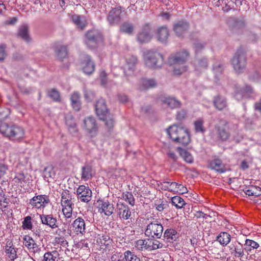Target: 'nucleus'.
Returning <instances> with one entry per match:
<instances>
[{"label":"nucleus","instance_id":"nucleus-36","mask_svg":"<svg viewBox=\"0 0 261 261\" xmlns=\"http://www.w3.org/2000/svg\"><path fill=\"white\" fill-rule=\"evenodd\" d=\"M229 26L232 29L241 28L244 25V21L241 19L238 20L236 17H230L228 21Z\"/></svg>","mask_w":261,"mask_h":261},{"label":"nucleus","instance_id":"nucleus-50","mask_svg":"<svg viewBox=\"0 0 261 261\" xmlns=\"http://www.w3.org/2000/svg\"><path fill=\"white\" fill-rule=\"evenodd\" d=\"M122 199L133 206L135 204V199L131 192H126L122 195Z\"/></svg>","mask_w":261,"mask_h":261},{"label":"nucleus","instance_id":"nucleus-2","mask_svg":"<svg viewBox=\"0 0 261 261\" xmlns=\"http://www.w3.org/2000/svg\"><path fill=\"white\" fill-rule=\"evenodd\" d=\"M0 133L12 141H20L24 136V131L22 128L5 122H0Z\"/></svg>","mask_w":261,"mask_h":261},{"label":"nucleus","instance_id":"nucleus-15","mask_svg":"<svg viewBox=\"0 0 261 261\" xmlns=\"http://www.w3.org/2000/svg\"><path fill=\"white\" fill-rule=\"evenodd\" d=\"M219 137L222 140H227L230 136L228 123L225 120H220L219 124L216 127Z\"/></svg>","mask_w":261,"mask_h":261},{"label":"nucleus","instance_id":"nucleus-4","mask_svg":"<svg viewBox=\"0 0 261 261\" xmlns=\"http://www.w3.org/2000/svg\"><path fill=\"white\" fill-rule=\"evenodd\" d=\"M144 63L150 69H158L164 64V58L160 53L152 50H147L144 54Z\"/></svg>","mask_w":261,"mask_h":261},{"label":"nucleus","instance_id":"nucleus-1","mask_svg":"<svg viewBox=\"0 0 261 261\" xmlns=\"http://www.w3.org/2000/svg\"><path fill=\"white\" fill-rule=\"evenodd\" d=\"M189 57V53L183 49L172 55L169 59V62L173 65L174 73L180 75L187 70V67L185 65Z\"/></svg>","mask_w":261,"mask_h":261},{"label":"nucleus","instance_id":"nucleus-22","mask_svg":"<svg viewBox=\"0 0 261 261\" xmlns=\"http://www.w3.org/2000/svg\"><path fill=\"white\" fill-rule=\"evenodd\" d=\"M18 35L20 38L27 43H29L31 41V38L29 33V27L25 24H22L19 28Z\"/></svg>","mask_w":261,"mask_h":261},{"label":"nucleus","instance_id":"nucleus-16","mask_svg":"<svg viewBox=\"0 0 261 261\" xmlns=\"http://www.w3.org/2000/svg\"><path fill=\"white\" fill-rule=\"evenodd\" d=\"M49 202V198L45 195H38L34 196L30 200L29 204L33 207L37 208L44 207L46 204Z\"/></svg>","mask_w":261,"mask_h":261},{"label":"nucleus","instance_id":"nucleus-17","mask_svg":"<svg viewBox=\"0 0 261 261\" xmlns=\"http://www.w3.org/2000/svg\"><path fill=\"white\" fill-rule=\"evenodd\" d=\"M155 35L159 41L165 43L169 36V30L166 26L160 27L156 30Z\"/></svg>","mask_w":261,"mask_h":261},{"label":"nucleus","instance_id":"nucleus-34","mask_svg":"<svg viewBox=\"0 0 261 261\" xmlns=\"http://www.w3.org/2000/svg\"><path fill=\"white\" fill-rule=\"evenodd\" d=\"M177 150L179 152L180 155L188 163H192L193 162V158L192 154L188 152L186 150L181 148L177 147Z\"/></svg>","mask_w":261,"mask_h":261},{"label":"nucleus","instance_id":"nucleus-6","mask_svg":"<svg viewBox=\"0 0 261 261\" xmlns=\"http://www.w3.org/2000/svg\"><path fill=\"white\" fill-rule=\"evenodd\" d=\"M231 64L236 73L243 72L246 65L245 52L242 48L239 49L231 60Z\"/></svg>","mask_w":261,"mask_h":261},{"label":"nucleus","instance_id":"nucleus-35","mask_svg":"<svg viewBox=\"0 0 261 261\" xmlns=\"http://www.w3.org/2000/svg\"><path fill=\"white\" fill-rule=\"evenodd\" d=\"M82 179L88 180L92 177V169L90 165H86L82 168Z\"/></svg>","mask_w":261,"mask_h":261},{"label":"nucleus","instance_id":"nucleus-44","mask_svg":"<svg viewBox=\"0 0 261 261\" xmlns=\"http://www.w3.org/2000/svg\"><path fill=\"white\" fill-rule=\"evenodd\" d=\"M61 198L62 204H68V205H69V204L73 205V203L71 201V195L70 194L68 191H64L62 192Z\"/></svg>","mask_w":261,"mask_h":261},{"label":"nucleus","instance_id":"nucleus-32","mask_svg":"<svg viewBox=\"0 0 261 261\" xmlns=\"http://www.w3.org/2000/svg\"><path fill=\"white\" fill-rule=\"evenodd\" d=\"M164 236L167 241L170 242L176 240L178 238L177 231L173 229H166L164 232Z\"/></svg>","mask_w":261,"mask_h":261},{"label":"nucleus","instance_id":"nucleus-47","mask_svg":"<svg viewBox=\"0 0 261 261\" xmlns=\"http://www.w3.org/2000/svg\"><path fill=\"white\" fill-rule=\"evenodd\" d=\"M124 15H125L124 9L120 6L112 9L109 13V16H121Z\"/></svg>","mask_w":261,"mask_h":261},{"label":"nucleus","instance_id":"nucleus-7","mask_svg":"<svg viewBox=\"0 0 261 261\" xmlns=\"http://www.w3.org/2000/svg\"><path fill=\"white\" fill-rule=\"evenodd\" d=\"M102 39L101 32L95 29L88 31L85 35V42L90 48L95 47Z\"/></svg>","mask_w":261,"mask_h":261},{"label":"nucleus","instance_id":"nucleus-54","mask_svg":"<svg viewBox=\"0 0 261 261\" xmlns=\"http://www.w3.org/2000/svg\"><path fill=\"white\" fill-rule=\"evenodd\" d=\"M149 244L150 245V250L161 248L163 247V244L155 239H150Z\"/></svg>","mask_w":261,"mask_h":261},{"label":"nucleus","instance_id":"nucleus-10","mask_svg":"<svg viewBox=\"0 0 261 261\" xmlns=\"http://www.w3.org/2000/svg\"><path fill=\"white\" fill-rule=\"evenodd\" d=\"M81 64L82 70L85 74L90 75L95 71V65L90 56H84Z\"/></svg>","mask_w":261,"mask_h":261},{"label":"nucleus","instance_id":"nucleus-55","mask_svg":"<svg viewBox=\"0 0 261 261\" xmlns=\"http://www.w3.org/2000/svg\"><path fill=\"white\" fill-rule=\"evenodd\" d=\"M208 66L207 60L205 58H202L197 61L196 67L197 69L201 68H206Z\"/></svg>","mask_w":261,"mask_h":261},{"label":"nucleus","instance_id":"nucleus-28","mask_svg":"<svg viewBox=\"0 0 261 261\" xmlns=\"http://www.w3.org/2000/svg\"><path fill=\"white\" fill-rule=\"evenodd\" d=\"M210 166L212 169L220 173H223L226 171L224 165L222 163L221 160L219 159L212 160L210 163Z\"/></svg>","mask_w":261,"mask_h":261},{"label":"nucleus","instance_id":"nucleus-11","mask_svg":"<svg viewBox=\"0 0 261 261\" xmlns=\"http://www.w3.org/2000/svg\"><path fill=\"white\" fill-rule=\"evenodd\" d=\"M151 27L149 23L144 24L142 30L137 35V40L140 43L149 42L152 37L151 34Z\"/></svg>","mask_w":261,"mask_h":261},{"label":"nucleus","instance_id":"nucleus-38","mask_svg":"<svg viewBox=\"0 0 261 261\" xmlns=\"http://www.w3.org/2000/svg\"><path fill=\"white\" fill-rule=\"evenodd\" d=\"M72 20L77 27L81 30H83L88 24L86 17H72Z\"/></svg>","mask_w":261,"mask_h":261},{"label":"nucleus","instance_id":"nucleus-25","mask_svg":"<svg viewBox=\"0 0 261 261\" xmlns=\"http://www.w3.org/2000/svg\"><path fill=\"white\" fill-rule=\"evenodd\" d=\"M99 211L104 213L106 216H110L113 213L114 207L108 201H101Z\"/></svg>","mask_w":261,"mask_h":261},{"label":"nucleus","instance_id":"nucleus-52","mask_svg":"<svg viewBox=\"0 0 261 261\" xmlns=\"http://www.w3.org/2000/svg\"><path fill=\"white\" fill-rule=\"evenodd\" d=\"M56 51L58 57L61 60L65 58L67 56V49L66 46H60L57 49Z\"/></svg>","mask_w":261,"mask_h":261},{"label":"nucleus","instance_id":"nucleus-62","mask_svg":"<svg viewBox=\"0 0 261 261\" xmlns=\"http://www.w3.org/2000/svg\"><path fill=\"white\" fill-rule=\"evenodd\" d=\"M10 114V110L8 108H0V120L6 118Z\"/></svg>","mask_w":261,"mask_h":261},{"label":"nucleus","instance_id":"nucleus-42","mask_svg":"<svg viewBox=\"0 0 261 261\" xmlns=\"http://www.w3.org/2000/svg\"><path fill=\"white\" fill-rule=\"evenodd\" d=\"M150 240L147 241L144 240H139L136 242V247L140 250H150Z\"/></svg>","mask_w":261,"mask_h":261},{"label":"nucleus","instance_id":"nucleus-45","mask_svg":"<svg viewBox=\"0 0 261 261\" xmlns=\"http://www.w3.org/2000/svg\"><path fill=\"white\" fill-rule=\"evenodd\" d=\"M171 203L177 208H181L186 205L184 200L178 196H175L171 198Z\"/></svg>","mask_w":261,"mask_h":261},{"label":"nucleus","instance_id":"nucleus-19","mask_svg":"<svg viewBox=\"0 0 261 261\" xmlns=\"http://www.w3.org/2000/svg\"><path fill=\"white\" fill-rule=\"evenodd\" d=\"M41 222L43 224L48 226L51 228L58 227L57 225V219L54 217L53 215H41L40 216Z\"/></svg>","mask_w":261,"mask_h":261},{"label":"nucleus","instance_id":"nucleus-23","mask_svg":"<svg viewBox=\"0 0 261 261\" xmlns=\"http://www.w3.org/2000/svg\"><path fill=\"white\" fill-rule=\"evenodd\" d=\"M161 101L163 105L166 107L172 109L178 108L180 106V102L174 98L170 97H162L160 98Z\"/></svg>","mask_w":261,"mask_h":261},{"label":"nucleus","instance_id":"nucleus-12","mask_svg":"<svg viewBox=\"0 0 261 261\" xmlns=\"http://www.w3.org/2000/svg\"><path fill=\"white\" fill-rule=\"evenodd\" d=\"M76 195L81 202L87 203L91 200L92 191L88 187L80 185L76 190Z\"/></svg>","mask_w":261,"mask_h":261},{"label":"nucleus","instance_id":"nucleus-18","mask_svg":"<svg viewBox=\"0 0 261 261\" xmlns=\"http://www.w3.org/2000/svg\"><path fill=\"white\" fill-rule=\"evenodd\" d=\"M138 63V59L136 56H132L126 59V64L124 65V72L128 74L133 72L136 69Z\"/></svg>","mask_w":261,"mask_h":261},{"label":"nucleus","instance_id":"nucleus-41","mask_svg":"<svg viewBox=\"0 0 261 261\" xmlns=\"http://www.w3.org/2000/svg\"><path fill=\"white\" fill-rule=\"evenodd\" d=\"M177 185V182H168V181H164L163 182H161L160 185H159L161 188V189L163 190H168L171 192L174 193L176 186Z\"/></svg>","mask_w":261,"mask_h":261},{"label":"nucleus","instance_id":"nucleus-8","mask_svg":"<svg viewBox=\"0 0 261 261\" xmlns=\"http://www.w3.org/2000/svg\"><path fill=\"white\" fill-rule=\"evenodd\" d=\"M83 128L90 137H94L97 134L98 124L93 117H88L84 120Z\"/></svg>","mask_w":261,"mask_h":261},{"label":"nucleus","instance_id":"nucleus-20","mask_svg":"<svg viewBox=\"0 0 261 261\" xmlns=\"http://www.w3.org/2000/svg\"><path fill=\"white\" fill-rule=\"evenodd\" d=\"M6 256L8 261H14L17 257L16 249L13 247L12 242H7L5 247Z\"/></svg>","mask_w":261,"mask_h":261},{"label":"nucleus","instance_id":"nucleus-3","mask_svg":"<svg viewBox=\"0 0 261 261\" xmlns=\"http://www.w3.org/2000/svg\"><path fill=\"white\" fill-rule=\"evenodd\" d=\"M167 133L170 138L174 142L188 145L191 141L188 129L173 125L167 129Z\"/></svg>","mask_w":261,"mask_h":261},{"label":"nucleus","instance_id":"nucleus-64","mask_svg":"<svg viewBox=\"0 0 261 261\" xmlns=\"http://www.w3.org/2000/svg\"><path fill=\"white\" fill-rule=\"evenodd\" d=\"M107 74L104 70H101L99 73V77L101 80V84L102 85H105L107 83Z\"/></svg>","mask_w":261,"mask_h":261},{"label":"nucleus","instance_id":"nucleus-51","mask_svg":"<svg viewBox=\"0 0 261 261\" xmlns=\"http://www.w3.org/2000/svg\"><path fill=\"white\" fill-rule=\"evenodd\" d=\"M194 128L196 133H203L205 129L203 126V121L202 119H198L194 122Z\"/></svg>","mask_w":261,"mask_h":261},{"label":"nucleus","instance_id":"nucleus-61","mask_svg":"<svg viewBox=\"0 0 261 261\" xmlns=\"http://www.w3.org/2000/svg\"><path fill=\"white\" fill-rule=\"evenodd\" d=\"M6 48V45L2 44L0 45V62L4 61L7 56Z\"/></svg>","mask_w":261,"mask_h":261},{"label":"nucleus","instance_id":"nucleus-37","mask_svg":"<svg viewBox=\"0 0 261 261\" xmlns=\"http://www.w3.org/2000/svg\"><path fill=\"white\" fill-rule=\"evenodd\" d=\"M59 252L56 250L46 252L43 256V261H58Z\"/></svg>","mask_w":261,"mask_h":261},{"label":"nucleus","instance_id":"nucleus-59","mask_svg":"<svg viewBox=\"0 0 261 261\" xmlns=\"http://www.w3.org/2000/svg\"><path fill=\"white\" fill-rule=\"evenodd\" d=\"M31 219V217L30 216H28L24 218L22 224V227L24 229H30L32 228Z\"/></svg>","mask_w":261,"mask_h":261},{"label":"nucleus","instance_id":"nucleus-31","mask_svg":"<svg viewBox=\"0 0 261 261\" xmlns=\"http://www.w3.org/2000/svg\"><path fill=\"white\" fill-rule=\"evenodd\" d=\"M80 95L77 92H73L70 97L71 105L75 111H79L81 108Z\"/></svg>","mask_w":261,"mask_h":261},{"label":"nucleus","instance_id":"nucleus-29","mask_svg":"<svg viewBox=\"0 0 261 261\" xmlns=\"http://www.w3.org/2000/svg\"><path fill=\"white\" fill-rule=\"evenodd\" d=\"M66 124L70 133L74 135L77 132V125L73 117L71 115L66 117Z\"/></svg>","mask_w":261,"mask_h":261},{"label":"nucleus","instance_id":"nucleus-24","mask_svg":"<svg viewBox=\"0 0 261 261\" xmlns=\"http://www.w3.org/2000/svg\"><path fill=\"white\" fill-rule=\"evenodd\" d=\"M189 24L184 21L176 23L173 28L174 31L179 36H181L189 29Z\"/></svg>","mask_w":261,"mask_h":261},{"label":"nucleus","instance_id":"nucleus-21","mask_svg":"<svg viewBox=\"0 0 261 261\" xmlns=\"http://www.w3.org/2000/svg\"><path fill=\"white\" fill-rule=\"evenodd\" d=\"M214 107L219 111H222L227 106L226 99L221 95H217L213 98Z\"/></svg>","mask_w":261,"mask_h":261},{"label":"nucleus","instance_id":"nucleus-43","mask_svg":"<svg viewBox=\"0 0 261 261\" xmlns=\"http://www.w3.org/2000/svg\"><path fill=\"white\" fill-rule=\"evenodd\" d=\"M134 25L129 22L123 23L120 28V31L127 34H132L134 32Z\"/></svg>","mask_w":261,"mask_h":261},{"label":"nucleus","instance_id":"nucleus-58","mask_svg":"<svg viewBox=\"0 0 261 261\" xmlns=\"http://www.w3.org/2000/svg\"><path fill=\"white\" fill-rule=\"evenodd\" d=\"M204 46L205 44L199 41L195 42L193 44V47L196 53L201 51L204 48Z\"/></svg>","mask_w":261,"mask_h":261},{"label":"nucleus","instance_id":"nucleus-46","mask_svg":"<svg viewBox=\"0 0 261 261\" xmlns=\"http://www.w3.org/2000/svg\"><path fill=\"white\" fill-rule=\"evenodd\" d=\"M213 71L216 77L221 75L224 70V64L220 62H216L213 65Z\"/></svg>","mask_w":261,"mask_h":261},{"label":"nucleus","instance_id":"nucleus-60","mask_svg":"<svg viewBox=\"0 0 261 261\" xmlns=\"http://www.w3.org/2000/svg\"><path fill=\"white\" fill-rule=\"evenodd\" d=\"M85 97L88 101H92L95 97V94L93 91L90 90L85 91Z\"/></svg>","mask_w":261,"mask_h":261},{"label":"nucleus","instance_id":"nucleus-39","mask_svg":"<svg viewBox=\"0 0 261 261\" xmlns=\"http://www.w3.org/2000/svg\"><path fill=\"white\" fill-rule=\"evenodd\" d=\"M244 246V249L248 254L249 252L251 251L252 249H257L259 246L257 242L250 239H246L245 240Z\"/></svg>","mask_w":261,"mask_h":261},{"label":"nucleus","instance_id":"nucleus-5","mask_svg":"<svg viewBox=\"0 0 261 261\" xmlns=\"http://www.w3.org/2000/svg\"><path fill=\"white\" fill-rule=\"evenodd\" d=\"M148 223L145 234L149 237L160 238L163 231V227L158 219L151 218L148 219Z\"/></svg>","mask_w":261,"mask_h":261},{"label":"nucleus","instance_id":"nucleus-9","mask_svg":"<svg viewBox=\"0 0 261 261\" xmlns=\"http://www.w3.org/2000/svg\"><path fill=\"white\" fill-rule=\"evenodd\" d=\"M95 110L97 116L101 120L106 119L107 115L110 113L107 107L105 100L101 98L96 101L95 105Z\"/></svg>","mask_w":261,"mask_h":261},{"label":"nucleus","instance_id":"nucleus-27","mask_svg":"<svg viewBox=\"0 0 261 261\" xmlns=\"http://www.w3.org/2000/svg\"><path fill=\"white\" fill-rule=\"evenodd\" d=\"M23 243L28 249L32 252L37 250V245L35 241L29 236H25L23 238Z\"/></svg>","mask_w":261,"mask_h":261},{"label":"nucleus","instance_id":"nucleus-48","mask_svg":"<svg viewBox=\"0 0 261 261\" xmlns=\"http://www.w3.org/2000/svg\"><path fill=\"white\" fill-rule=\"evenodd\" d=\"M63 208H62V212L63 213V215H64L65 218L66 219H69L71 218L72 216V205H68V204L64 205L62 204ZM68 221L66 220V223H67Z\"/></svg>","mask_w":261,"mask_h":261},{"label":"nucleus","instance_id":"nucleus-33","mask_svg":"<svg viewBox=\"0 0 261 261\" xmlns=\"http://www.w3.org/2000/svg\"><path fill=\"white\" fill-rule=\"evenodd\" d=\"M140 89L142 90L153 88L156 85V82L153 79H142L140 82Z\"/></svg>","mask_w":261,"mask_h":261},{"label":"nucleus","instance_id":"nucleus-49","mask_svg":"<svg viewBox=\"0 0 261 261\" xmlns=\"http://www.w3.org/2000/svg\"><path fill=\"white\" fill-rule=\"evenodd\" d=\"M124 256L125 261H141L139 257L129 250L125 251Z\"/></svg>","mask_w":261,"mask_h":261},{"label":"nucleus","instance_id":"nucleus-30","mask_svg":"<svg viewBox=\"0 0 261 261\" xmlns=\"http://www.w3.org/2000/svg\"><path fill=\"white\" fill-rule=\"evenodd\" d=\"M216 240L223 246H226L231 240L230 235L226 232H221L217 237Z\"/></svg>","mask_w":261,"mask_h":261},{"label":"nucleus","instance_id":"nucleus-14","mask_svg":"<svg viewBox=\"0 0 261 261\" xmlns=\"http://www.w3.org/2000/svg\"><path fill=\"white\" fill-rule=\"evenodd\" d=\"M115 211L117 216L121 219L126 220L130 219L132 213L127 205L122 202H118Z\"/></svg>","mask_w":261,"mask_h":261},{"label":"nucleus","instance_id":"nucleus-40","mask_svg":"<svg viewBox=\"0 0 261 261\" xmlns=\"http://www.w3.org/2000/svg\"><path fill=\"white\" fill-rule=\"evenodd\" d=\"M245 193L249 196L257 197L261 195V188L258 187L251 186L244 191Z\"/></svg>","mask_w":261,"mask_h":261},{"label":"nucleus","instance_id":"nucleus-57","mask_svg":"<svg viewBox=\"0 0 261 261\" xmlns=\"http://www.w3.org/2000/svg\"><path fill=\"white\" fill-rule=\"evenodd\" d=\"M188 192V189L184 185L178 184L177 182V185L174 193H178L180 194H183L187 193Z\"/></svg>","mask_w":261,"mask_h":261},{"label":"nucleus","instance_id":"nucleus-56","mask_svg":"<svg viewBox=\"0 0 261 261\" xmlns=\"http://www.w3.org/2000/svg\"><path fill=\"white\" fill-rule=\"evenodd\" d=\"M103 120L105 121V125L109 129L113 127L114 120L112 115H111L110 113L108 114L107 116V118Z\"/></svg>","mask_w":261,"mask_h":261},{"label":"nucleus","instance_id":"nucleus-53","mask_svg":"<svg viewBox=\"0 0 261 261\" xmlns=\"http://www.w3.org/2000/svg\"><path fill=\"white\" fill-rule=\"evenodd\" d=\"M48 95L55 101L59 102L61 100L60 93L55 89H52L48 91Z\"/></svg>","mask_w":261,"mask_h":261},{"label":"nucleus","instance_id":"nucleus-26","mask_svg":"<svg viewBox=\"0 0 261 261\" xmlns=\"http://www.w3.org/2000/svg\"><path fill=\"white\" fill-rule=\"evenodd\" d=\"M73 227L77 233L83 234L85 232V222L81 217H78L74 221Z\"/></svg>","mask_w":261,"mask_h":261},{"label":"nucleus","instance_id":"nucleus-13","mask_svg":"<svg viewBox=\"0 0 261 261\" xmlns=\"http://www.w3.org/2000/svg\"><path fill=\"white\" fill-rule=\"evenodd\" d=\"M229 251L231 256L241 259L245 255V249L243 245L238 241L232 242L228 246Z\"/></svg>","mask_w":261,"mask_h":261},{"label":"nucleus","instance_id":"nucleus-63","mask_svg":"<svg viewBox=\"0 0 261 261\" xmlns=\"http://www.w3.org/2000/svg\"><path fill=\"white\" fill-rule=\"evenodd\" d=\"M55 242L56 244H60L63 246H65L68 244V242L65 240L63 237H56L55 238Z\"/></svg>","mask_w":261,"mask_h":261}]
</instances>
